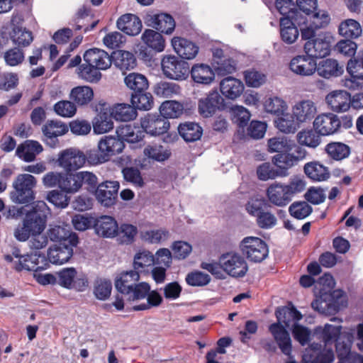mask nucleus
I'll list each match as a JSON object with an SVG mask.
<instances>
[{"label": "nucleus", "mask_w": 363, "mask_h": 363, "mask_svg": "<svg viewBox=\"0 0 363 363\" xmlns=\"http://www.w3.org/2000/svg\"><path fill=\"white\" fill-rule=\"evenodd\" d=\"M49 208L43 201H37L32 209L28 211L21 224L16 228L13 235L20 242H25L32 236L30 247L32 249L40 250L48 245V237L42 235L46 225Z\"/></svg>", "instance_id": "nucleus-1"}, {"label": "nucleus", "mask_w": 363, "mask_h": 363, "mask_svg": "<svg viewBox=\"0 0 363 363\" xmlns=\"http://www.w3.org/2000/svg\"><path fill=\"white\" fill-rule=\"evenodd\" d=\"M84 63L78 67V75L82 79L96 83L101 79V70L108 69L113 63L112 55L104 50L91 48L83 55Z\"/></svg>", "instance_id": "nucleus-2"}, {"label": "nucleus", "mask_w": 363, "mask_h": 363, "mask_svg": "<svg viewBox=\"0 0 363 363\" xmlns=\"http://www.w3.org/2000/svg\"><path fill=\"white\" fill-rule=\"evenodd\" d=\"M275 315L279 323L271 324L269 327V330L272 335L281 352L288 357H291L292 344L290 335L280 322H283L286 327H289V317H291L293 320L298 321L302 318V314L292 306L291 308H288L286 306L277 308L275 311Z\"/></svg>", "instance_id": "nucleus-3"}, {"label": "nucleus", "mask_w": 363, "mask_h": 363, "mask_svg": "<svg viewBox=\"0 0 363 363\" xmlns=\"http://www.w3.org/2000/svg\"><path fill=\"white\" fill-rule=\"evenodd\" d=\"M140 278L139 272L133 269L123 271L116 277L115 287L127 301H140L148 292L149 284L145 281L139 282Z\"/></svg>", "instance_id": "nucleus-4"}, {"label": "nucleus", "mask_w": 363, "mask_h": 363, "mask_svg": "<svg viewBox=\"0 0 363 363\" xmlns=\"http://www.w3.org/2000/svg\"><path fill=\"white\" fill-rule=\"evenodd\" d=\"M306 188V182L301 178H294L288 184L274 182L266 189L267 201L274 206L284 207L293 199L295 195L302 192Z\"/></svg>", "instance_id": "nucleus-5"}, {"label": "nucleus", "mask_w": 363, "mask_h": 363, "mask_svg": "<svg viewBox=\"0 0 363 363\" xmlns=\"http://www.w3.org/2000/svg\"><path fill=\"white\" fill-rule=\"evenodd\" d=\"M347 305V301L342 290H334L330 293H323L311 303L313 309L322 313L335 314Z\"/></svg>", "instance_id": "nucleus-6"}, {"label": "nucleus", "mask_w": 363, "mask_h": 363, "mask_svg": "<svg viewBox=\"0 0 363 363\" xmlns=\"http://www.w3.org/2000/svg\"><path fill=\"white\" fill-rule=\"evenodd\" d=\"M36 184L35 178L28 174H21L13 183L14 191L11 193L13 201L18 203H30L34 200L33 188Z\"/></svg>", "instance_id": "nucleus-7"}, {"label": "nucleus", "mask_w": 363, "mask_h": 363, "mask_svg": "<svg viewBox=\"0 0 363 363\" xmlns=\"http://www.w3.org/2000/svg\"><path fill=\"white\" fill-rule=\"evenodd\" d=\"M240 250L243 256L252 262H262L269 254L267 243L257 237H246L240 243Z\"/></svg>", "instance_id": "nucleus-8"}, {"label": "nucleus", "mask_w": 363, "mask_h": 363, "mask_svg": "<svg viewBox=\"0 0 363 363\" xmlns=\"http://www.w3.org/2000/svg\"><path fill=\"white\" fill-rule=\"evenodd\" d=\"M125 147L123 140L118 137L105 135L102 137L98 143L99 152L96 158H89L96 164L104 163L108 161L112 156L118 155L123 152Z\"/></svg>", "instance_id": "nucleus-9"}, {"label": "nucleus", "mask_w": 363, "mask_h": 363, "mask_svg": "<svg viewBox=\"0 0 363 363\" xmlns=\"http://www.w3.org/2000/svg\"><path fill=\"white\" fill-rule=\"evenodd\" d=\"M161 67L164 75L174 80L186 79L189 74L190 67L187 62L172 55L163 56Z\"/></svg>", "instance_id": "nucleus-10"}, {"label": "nucleus", "mask_w": 363, "mask_h": 363, "mask_svg": "<svg viewBox=\"0 0 363 363\" xmlns=\"http://www.w3.org/2000/svg\"><path fill=\"white\" fill-rule=\"evenodd\" d=\"M225 272L233 277H243L248 271L245 258L238 253L228 252L220 257Z\"/></svg>", "instance_id": "nucleus-11"}, {"label": "nucleus", "mask_w": 363, "mask_h": 363, "mask_svg": "<svg viewBox=\"0 0 363 363\" xmlns=\"http://www.w3.org/2000/svg\"><path fill=\"white\" fill-rule=\"evenodd\" d=\"M42 140L50 147H56L59 144L58 138L68 132V125L57 119L48 120L42 126Z\"/></svg>", "instance_id": "nucleus-12"}, {"label": "nucleus", "mask_w": 363, "mask_h": 363, "mask_svg": "<svg viewBox=\"0 0 363 363\" xmlns=\"http://www.w3.org/2000/svg\"><path fill=\"white\" fill-rule=\"evenodd\" d=\"M119 188L118 182L106 181L99 184L94 194L101 206L109 208L116 203Z\"/></svg>", "instance_id": "nucleus-13"}, {"label": "nucleus", "mask_w": 363, "mask_h": 363, "mask_svg": "<svg viewBox=\"0 0 363 363\" xmlns=\"http://www.w3.org/2000/svg\"><path fill=\"white\" fill-rule=\"evenodd\" d=\"M86 161L84 153L77 148H68L59 155L58 164L67 172L75 171L84 166Z\"/></svg>", "instance_id": "nucleus-14"}, {"label": "nucleus", "mask_w": 363, "mask_h": 363, "mask_svg": "<svg viewBox=\"0 0 363 363\" xmlns=\"http://www.w3.org/2000/svg\"><path fill=\"white\" fill-rule=\"evenodd\" d=\"M144 21L147 26L167 35L171 34L175 28L174 19L171 15L165 13H147L144 17Z\"/></svg>", "instance_id": "nucleus-15"}, {"label": "nucleus", "mask_w": 363, "mask_h": 363, "mask_svg": "<svg viewBox=\"0 0 363 363\" xmlns=\"http://www.w3.org/2000/svg\"><path fill=\"white\" fill-rule=\"evenodd\" d=\"M140 124L145 133L151 135H162L167 133L170 127L169 121L161 114L148 113L141 118Z\"/></svg>", "instance_id": "nucleus-16"}, {"label": "nucleus", "mask_w": 363, "mask_h": 363, "mask_svg": "<svg viewBox=\"0 0 363 363\" xmlns=\"http://www.w3.org/2000/svg\"><path fill=\"white\" fill-rule=\"evenodd\" d=\"M340 127V119L333 113L320 114L313 121V128L322 136L333 135L337 133Z\"/></svg>", "instance_id": "nucleus-17"}, {"label": "nucleus", "mask_w": 363, "mask_h": 363, "mask_svg": "<svg viewBox=\"0 0 363 363\" xmlns=\"http://www.w3.org/2000/svg\"><path fill=\"white\" fill-rule=\"evenodd\" d=\"M289 69L301 77L312 76L317 69V62L308 55H299L294 57L289 63Z\"/></svg>", "instance_id": "nucleus-18"}, {"label": "nucleus", "mask_w": 363, "mask_h": 363, "mask_svg": "<svg viewBox=\"0 0 363 363\" xmlns=\"http://www.w3.org/2000/svg\"><path fill=\"white\" fill-rule=\"evenodd\" d=\"M325 102L333 112H345L351 106V94L345 90L332 91L326 95Z\"/></svg>", "instance_id": "nucleus-19"}, {"label": "nucleus", "mask_w": 363, "mask_h": 363, "mask_svg": "<svg viewBox=\"0 0 363 363\" xmlns=\"http://www.w3.org/2000/svg\"><path fill=\"white\" fill-rule=\"evenodd\" d=\"M224 106V99L217 91L209 92L206 97L199 101V112L206 118L212 116Z\"/></svg>", "instance_id": "nucleus-20"}, {"label": "nucleus", "mask_w": 363, "mask_h": 363, "mask_svg": "<svg viewBox=\"0 0 363 363\" xmlns=\"http://www.w3.org/2000/svg\"><path fill=\"white\" fill-rule=\"evenodd\" d=\"M269 6L271 10L274 9L279 13L282 16L281 18L294 20L298 26L307 21L306 17H303L292 0H276L274 5L271 4Z\"/></svg>", "instance_id": "nucleus-21"}, {"label": "nucleus", "mask_w": 363, "mask_h": 363, "mask_svg": "<svg viewBox=\"0 0 363 363\" xmlns=\"http://www.w3.org/2000/svg\"><path fill=\"white\" fill-rule=\"evenodd\" d=\"M293 150L296 153V155L294 153H289V152H283L277 154L273 157L274 164L279 168V171H284V176L287 175V171L290 167L296 164L299 160L305 157L306 152L301 147L296 145Z\"/></svg>", "instance_id": "nucleus-22"}, {"label": "nucleus", "mask_w": 363, "mask_h": 363, "mask_svg": "<svg viewBox=\"0 0 363 363\" xmlns=\"http://www.w3.org/2000/svg\"><path fill=\"white\" fill-rule=\"evenodd\" d=\"M330 48V39L328 37L319 35L312 40L306 41L304 45V51L306 54L316 60L328 55Z\"/></svg>", "instance_id": "nucleus-23"}, {"label": "nucleus", "mask_w": 363, "mask_h": 363, "mask_svg": "<svg viewBox=\"0 0 363 363\" xmlns=\"http://www.w3.org/2000/svg\"><path fill=\"white\" fill-rule=\"evenodd\" d=\"M172 45L175 52L182 59L192 60L199 52V47L192 41L182 37H174Z\"/></svg>", "instance_id": "nucleus-24"}, {"label": "nucleus", "mask_w": 363, "mask_h": 363, "mask_svg": "<svg viewBox=\"0 0 363 363\" xmlns=\"http://www.w3.org/2000/svg\"><path fill=\"white\" fill-rule=\"evenodd\" d=\"M292 113L300 123H308L315 117L317 108L313 101L303 100L293 107Z\"/></svg>", "instance_id": "nucleus-25"}, {"label": "nucleus", "mask_w": 363, "mask_h": 363, "mask_svg": "<svg viewBox=\"0 0 363 363\" xmlns=\"http://www.w3.org/2000/svg\"><path fill=\"white\" fill-rule=\"evenodd\" d=\"M69 243L55 245L48 251L49 261L55 264H62L69 260L73 255V247Z\"/></svg>", "instance_id": "nucleus-26"}, {"label": "nucleus", "mask_w": 363, "mask_h": 363, "mask_svg": "<svg viewBox=\"0 0 363 363\" xmlns=\"http://www.w3.org/2000/svg\"><path fill=\"white\" fill-rule=\"evenodd\" d=\"M94 15L89 7L83 6L77 11L75 18V30H83L84 33L92 30L99 23V20H93Z\"/></svg>", "instance_id": "nucleus-27"}, {"label": "nucleus", "mask_w": 363, "mask_h": 363, "mask_svg": "<svg viewBox=\"0 0 363 363\" xmlns=\"http://www.w3.org/2000/svg\"><path fill=\"white\" fill-rule=\"evenodd\" d=\"M47 234V237L51 241L57 242V245L69 243L72 246H77L79 242V238L76 233L69 232L60 225L50 228Z\"/></svg>", "instance_id": "nucleus-28"}, {"label": "nucleus", "mask_w": 363, "mask_h": 363, "mask_svg": "<svg viewBox=\"0 0 363 363\" xmlns=\"http://www.w3.org/2000/svg\"><path fill=\"white\" fill-rule=\"evenodd\" d=\"M119 30L128 35H136L142 29V22L135 14L126 13L122 15L116 22Z\"/></svg>", "instance_id": "nucleus-29"}, {"label": "nucleus", "mask_w": 363, "mask_h": 363, "mask_svg": "<svg viewBox=\"0 0 363 363\" xmlns=\"http://www.w3.org/2000/svg\"><path fill=\"white\" fill-rule=\"evenodd\" d=\"M43 150V147L39 142L28 140L17 147L16 155L23 161L30 162L34 161L36 155Z\"/></svg>", "instance_id": "nucleus-30"}, {"label": "nucleus", "mask_w": 363, "mask_h": 363, "mask_svg": "<svg viewBox=\"0 0 363 363\" xmlns=\"http://www.w3.org/2000/svg\"><path fill=\"white\" fill-rule=\"evenodd\" d=\"M94 228L97 235L104 238H113L118 235L117 222L109 216H103L96 219Z\"/></svg>", "instance_id": "nucleus-31"}, {"label": "nucleus", "mask_w": 363, "mask_h": 363, "mask_svg": "<svg viewBox=\"0 0 363 363\" xmlns=\"http://www.w3.org/2000/svg\"><path fill=\"white\" fill-rule=\"evenodd\" d=\"M191 78L195 83L208 85L215 79V73L212 68L203 63L195 64L190 69Z\"/></svg>", "instance_id": "nucleus-32"}, {"label": "nucleus", "mask_w": 363, "mask_h": 363, "mask_svg": "<svg viewBox=\"0 0 363 363\" xmlns=\"http://www.w3.org/2000/svg\"><path fill=\"white\" fill-rule=\"evenodd\" d=\"M296 24H297L296 22L289 18H280V37L281 40L286 44H293L299 36V30Z\"/></svg>", "instance_id": "nucleus-33"}, {"label": "nucleus", "mask_w": 363, "mask_h": 363, "mask_svg": "<svg viewBox=\"0 0 363 363\" xmlns=\"http://www.w3.org/2000/svg\"><path fill=\"white\" fill-rule=\"evenodd\" d=\"M220 89L226 98L235 99L243 92L244 85L240 80L233 77H227L221 80Z\"/></svg>", "instance_id": "nucleus-34"}, {"label": "nucleus", "mask_w": 363, "mask_h": 363, "mask_svg": "<svg viewBox=\"0 0 363 363\" xmlns=\"http://www.w3.org/2000/svg\"><path fill=\"white\" fill-rule=\"evenodd\" d=\"M316 72L320 77L330 79L340 76L343 73V67L336 60L328 58L317 64Z\"/></svg>", "instance_id": "nucleus-35"}, {"label": "nucleus", "mask_w": 363, "mask_h": 363, "mask_svg": "<svg viewBox=\"0 0 363 363\" xmlns=\"http://www.w3.org/2000/svg\"><path fill=\"white\" fill-rule=\"evenodd\" d=\"M113 63L120 69L125 74L126 70L135 68L137 65V60L135 55L128 51L117 50L113 52Z\"/></svg>", "instance_id": "nucleus-36"}, {"label": "nucleus", "mask_w": 363, "mask_h": 363, "mask_svg": "<svg viewBox=\"0 0 363 363\" xmlns=\"http://www.w3.org/2000/svg\"><path fill=\"white\" fill-rule=\"evenodd\" d=\"M143 43L155 52H161L165 48V40L159 32L146 29L141 36Z\"/></svg>", "instance_id": "nucleus-37"}, {"label": "nucleus", "mask_w": 363, "mask_h": 363, "mask_svg": "<svg viewBox=\"0 0 363 363\" xmlns=\"http://www.w3.org/2000/svg\"><path fill=\"white\" fill-rule=\"evenodd\" d=\"M178 131L186 142H194L199 140L203 134L202 128L194 122H185L179 124Z\"/></svg>", "instance_id": "nucleus-38"}, {"label": "nucleus", "mask_w": 363, "mask_h": 363, "mask_svg": "<svg viewBox=\"0 0 363 363\" xmlns=\"http://www.w3.org/2000/svg\"><path fill=\"white\" fill-rule=\"evenodd\" d=\"M111 115L116 121H130L137 116L135 108L128 104H117L111 109Z\"/></svg>", "instance_id": "nucleus-39"}, {"label": "nucleus", "mask_w": 363, "mask_h": 363, "mask_svg": "<svg viewBox=\"0 0 363 363\" xmlns=\"http://www.w3.org/2000/svg\"><path fill=\"white\" fill-rule=\"evenodd\" d=\"M304 172L308 178L315 182L325 181L330 177L328 168L317 162L306 164Z\"/></svg>", "instance_id": "nucleus-40"}, {"label": "nucleus", "mask_w": 363, "mask_h": 363, "mask_svg": "<svg viewBox=\"0 0 363 363\" xmlns=\"http://www.w3.org/2000/svg\"><path fill=\"white\" fill-rule=\"evenodd\" d=\"M9 35L13 43L21 48L29 46L33 40L31 31L18 26L13 27Z\"/></svg>", "instance_id": "nucleus-41"}, {"label": "nucleus", "mask_w": 363, "mask_h": 363, "mask_svg": "<svg viewBox=\"0 0 363 363\" xmlns=\"http://www.w3.org/2000/svg\"><path fill=\"white\" fill-rule=\"evenodd\" d=\"M118 135L123 138L122 140L129 143H140L145 137L144 130L139 126H132L131 125H125L120 127L117 130Z\"/></svg>", "instance_id": "nucleus-42"}, {"label": "nucleus", "mask_w": 363, "mask_h": 363, "mask_svg": "<svg viewBox=\"0 0 363 363\" xmlns=\"http://www.w3.org/2000/svg\"><path fill=\"white\" fill-rule=\"evenodd\" d=\"M153 92L158 97L172 98L180 94L181 87L174 82L160 81L154 85Z\"/></svg>", "instance_id": "nucleus-43"}, {"label": "nucleus", "mask_w": 363, "mask_h": 363, "mask_svg": "<svg viewBox=\"0 0 363 363\" xmlns=\"http://www.w3.org/2000/svg\"><path fill=\"white\" fill-rule=\"evenodd\" d=\"M94 98L93 89L88 86H79L73 88L70 99L78 106L87 105Z\"/></svg>", "instance_id": "nucleus-44"}, {"label": "nucleus", "mask_w": 363, "mask_h": 363, "mask_svg": "<svg viewBox=\"0 0 363 363\" xmlns=\"http://www.w3.org/2000/svg\"><path fill=\"white\" fill-rule=\"evenodd\" d=\"M154 263L155 258L153 255L148 251H143L135 254L133 267V269L138 271L140 274L148 272V268L152 267Z\"/></svg>", "instance_id": "nucleus-45"}, {"label": "nucleus", "mask_w": 363, "mask_h": 363, "mask_svg": "<svg viewBox=\"0 0 363 363\" xmlns=\"http://www.w3.org/2000/svg\"><path fill=\"white\" fill-rule=\"evenodd\" d=\"M321 135L314 128L304 129L297 134V140L300 145L315 148L321 143Z\"/></svg>", "instance_id": "nucleus-46"}, {"label": "nucleus", "mask_w": 363, "mask_h": 363, "mask_svg": "<svg viewBox=\"0 0 363 363\" xmlns=\"http://www.w3.org/2000/svg\"><path fill=\"white\" fill-rule=\"evenodd\" d=\"M126 86L133 90L132 94L142 93L148 88L147 79L143 74L138 73H130L124 79Z\"/></svg>", "instance_id": "nucleus-47"}, {"label": "nucleus", "mask_w": 363, "mask_h": 363, "mask_svg": "<svg viewBox=\"0 0 363 363\" xmlns=\"http://www.w3.org/2000/svg\"><path fill=\"white\" fill-rule=\"evenodd\" d=\"M274 122L277 128L285 133H295L300 123L296 119L294 113H284L280 115Z\"/></svg>", "instance_id": "nucleus-48"}, {"label": "nucleus", "mask_w": 363, "mask_h": 363, "mask_svg": "<svg viewBox=\"0 0 363 363\" xmlns=\"http://www.w3.org/2000/svg\"><path fill=\"white\" fill-rule=\"evenodd\" d=\"M148 289V292L146 293V295L140 298V300L146 298L147 302L133 306V310L134 311L149 310L153 307H158L162 303L163 298L157 290L151 291L150 284Z\"/></svg>", "instance_id": "nucleus-49"}, {"label": "nucleus", "mask_w": 363, "mask_h": 363, "mask_svg": "<svg viewBox=\"0 0 363 363\" xmlns=\"http://www.w3.org/2000/svg\"><path fill=\"white\" fill-rule=\"evenodd\" d=\"M338 31L345 38L354 39L361 35L362 30L359 22L354 19H347L340 24Z\"/></svg>", "instance_id": "nucleus-50"}, {"label": "nucleus", "mask_w": 363, "mask_h": 363, "mask_svg": "<svg viewBox=\"0 0 363 363\" xmlns=\"http://www.w3.org/2000/svg\"><path fill=\"white\" fill-rule=\"evenodd\" d=\"M329 157L339 161L347 158L350 154V147L340 142H332L328 143L325 148Z\"/></svg>", "instance_id": "nucleus-51"}, {"label": "nucleus", "mask_w": 363, "mask_h": 363, "mask_svg": "<svg viewBox=\"0 0 363 363\" xmlns=\"http://www.w3.org/2000/svg\"><path fill=\"white\" fill-rule=\"evenodd\" d=\"M111 115L106 112L98 113L93 121L94 131L97 134H103L113 129V123Z\"/></svg>", "instance_id": "nucleus-52"}, {"label": "nucleus", "mask_w": 363, "mask_h": 363, "mask_svg": "<svg viewBox=\"0 0 363 363\" xmlns=\"http://www.w3.org/2000/svg\"><path fill=\"white\" fill-rule=\"evenodd\" d=\"M184 110L183 105L177 101H165L160 107V113L165 118H176L179 117Z\"/></svg>", "instance_id": "nucleus-53"}, {"label": "nucleus", "mask_w": 363, "mask_h": 363, "mask_svg": "<svg viewBox=\"0 0 363 363\" xmlns=\"http://www.w3.org/2000/svg\"><path fill=\"white\" fill-rule=\"evenodd\" d=\"M330 22V16L328 13L326 11L317 9L311 14L307 16V21L304 24L309 23L313 28L318 30L327 27Z\"/></svg>", "instance_id": "nucleus-54"}, {"label": "nucleus", "mask_w": 363, "mask_h": 363, "mask_svg": "<svg viewBox=\"0 0 363 363\" xmlns=\"http://www.w3.org/2000/svg\"><path fill=\"white\" fill-rule=\"evenodd\" d=\"M82 188V184L79 182V173L67 172L62 175L60 183V189L66 193L73 194L78 191Z\"/></svg>", "instance_id": "nucleus-55"}, {"label": "nucleus", "mask_w": 363, "mask_h": 363, "mask_svg": "<svg viewBox=\"0 0 363 363\" xmlns=\"http://www.w3.org/2000/svg\"><path fill=\"white\" fill-rule=\"evenodd\" d=\"M131 103L135 110L147 111L152 108L154 100L152 94L145 91L142 93L132 94Z\"/></svg>", "instance_id": "nucleus-56"}, {"label": "nucleus", "mask_w": 363, "mask_h": 363, "mask_svg": "<svg viewBox=\"0 0 363 363\" xmlns=\"http://www.w3.org/2000/svg\"><path fill=\"white\" fill-rule=\"evenodd\" d=\"M296 145L291 140L286 138H272L268 141V147L270 152H291Z\"/></svg>", "instance_id": "nucleus-57"}, {"label": "nucleus", "mask_w": 363, "mask_h": 363, "mask_svg": "<svg viewBox=\"0 0 363 363\" xmlns=\"http://www.w3.org/2000/svg\"><path fill=\"white\" fill-rule=\"evenodd\" d=\"M112 291V283L109 279L98 278L94 284V294L99 300L104 301L109 298Z\"/></svg>", "instance_id": "nucleus-58"}, {"label": "nucleus", "mask_w": 363, "mask_h": 363, "mask_svg": "<svg viewBox=\"0 0 363 363\" xmlns=\"http://www.w3.org/2000/svg\"><path fill=\"white\" fill-rule=\"evenodd\" d=\"M341 326H335L330 324H325L322 330L321 337L324 342L325 347H331L336 342L340 337L341 333Z\"/></svg>", "instance_id": "nucleus-59"}, {"label": "nucleus", "mask_w": 363, "mask_h": 363, "mask_svg": "<svg viewBox=\"0 0 363 363\" xmlns=\"http://www.w3.org/2000/svg\"><path fill=\"white\" fill-rule=\"evenodd\" d=\"M257 175L259 180L267 181L274 179L277 177H283L284 171L279 172V169H274L270 163L264 162L257 167Z\"/></svg>", "instance_id": "nucleus-60"}, {"label": "nucleus", "mask_w": 363, "mask_h": 363, "mask_svg": "<svg viewBox=\"0 0 363 363\" xmlns=\"http://www.w3.org/2000/svg\"><path fill=\"white\" fill-rule=\"evenodd\" d=\"M268 201L263 197H252L245 204L246 211L253 217H257L268 206Z\"/></svg>", "instance_id": "nucleus-61"}, {"label": "nucleus", "mask_w": 363, "mask_h": 363, "mask_svg": "<svg viewBox=\"0 0 363 363\" xmlns=\"http://www.w3.org/2000/svg\"><path fill=\"white\" fill-rule=\"evenodd\" d=\"M312 211V207L306 201H295L289 208L290 215L298 220L308 216Z\"/></svg>", "instance_id": "nucleus-62"}, {"label": "nucleus", "mask_w": 363, "mask_h": 363, "mask_svg": "<svg viewBox=\"0 0 363 363\" xmlns=\"http://www.w3.org/2000/svg\"><path fill=\"white\" fill-rule=\"evenodd\" d=\"M4 59L7 65L15 67L21 65L25 59L22 48L15 47L7 50L4 54Z\"/></svg>", "instance_id": "nucleus-63"}, {"label": "nucleus", "mask_w": 363, "mask_h": 363, "mask_svg": "<svg viewBox=\"0 0 363 363\" xmlns=\"http://www.w3.org/2000/svg\"><path fill=\"white\" fill-rule=\"evenodd\" d=\"M264 106L267 112L277 116H280L287 108L286 102L277 96L269 98Z\"/></svg>", "instance_id": "nucleus-64"}]
</instances>
